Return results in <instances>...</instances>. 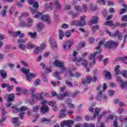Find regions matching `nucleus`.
Instances as JSON below:
<instances>
[{"label":"nucleus","instance_id":"62","mask_svg":"<svg viewBox=\"0 0 127 127\" xmlns=\"http://www.w3.org/2000/svg\"><path fill=\"white\" fill-rule=\"evenodd\" d=\"M46 47V44L43 43L41 45V47H39V48H41V49L42 50V49H44L45 47Z\"/></svg>","mask_w":127,"mask_h":127},{"label":"nucleus","instance_id":"24","mask_svg":"<svg viewBox=\"0 0 127 127\" xmlns=\"http://www.w3.org/2000/svg\"><path fill=\"white\" fill-rule=\"evenodd\" d=\"M103 75H104V76L106 78H111L112 75L111 74V73L109 72L108 70H104L102 72Z\"/></svg>","mask_w":127,"mask_h":127},{"label":"nucleus","instance_id":"64","mask_svg":"<svg viewBox=\"0 0 127 127\" xmlns=\"http://www.w3.org/2000/svg\"><path fill=\"white\" fill-rule=\"evenodd\" d=\"M109 11L110 12V13H114V12H115V9H114V8H109Z\"/></svg>","mask_w":127,"mask_h":127},{"label":"nucleus","instance_id":"42","mask_svg":"<svg viewBox=\"0 0 127 127\" xmlns=\"http://www.w3.org/2000/svg\"><path fill=\"white\" fill-rule=\"evenodd\" d=\"M121 21L122 22H127V15L122 16L121 18Z\"/></svg>","mask_w":127,"mask_h":127},{"label":"nucleus","instance_id":"20","mask_svg":"<svg viewBox=\"0 0 127 127\" xmlns=\"http://www.w3.org/2000/svg\"><path fill=\"white\" fill-rule=\"evenodd\" d=\"M40 112L42 114H46L49 112V108L47 106H44L41 108Z\"/></svg>","mask_w":127,"mask_h":127},{"label":"nucleus","instance_id":"2","mask_svg":"<svg viewBox=\"0 0 127 127\" xmlns=\"http://www.w3.org/2000/svg\"><path fill=\"white\" fill-rule=\"evenodd\" d=\"M11 109L13 110V113H18V112L21 111V113L19 114V117H20V119L21 120H22L23 119V116H24V114L25 113H24V111L27 110V107L26 106H22L20 109L17 108L16 106H11Z\"/></svg>","mask_w":127,"mask_h":127},{"label":"nucleus","instance_id":"19","mask_svg":"<svg viewBox=\"0 0 127 127\" xmlns=\"http://www.w3.org/2000/svg\"><path fill=\"white\" fill-rule=\"evenodd\" d=\"M33 7H34V8H36V9L31 8V10L33 14H34L35 13H36V12H37V8L39 7V4H38V2H35L33 4Z\"/></svg>","mask_w":127,"mask_h":127},{"label":"nucleus","instance_id":"57","mask_svg":"<svg viewBox=\"0 0 127 127\" xmlns=\"http://www.w3.org/2000/svg\"><path fill=\"white\" fill-rule=\"evenodd\" d=\"M79 91L77 90L72 95V98H75V97L77 96V95H78Z\"/></svg>","mask_w":127,"mask_h":127},{"label":"nucleus","instance_id":"61","mask_svg":"<svg viewBox=\"0 0 127 127\" xmlns=\"http://www.w3.org/2000/svg\"><path fill=\"white\" fill-rule=\"evenodd\" d=\"M41 15H42V13L38 12L34 16V17L35 18H38V17H39V16H41Z\"/></svg>","mask_w":127,"mask_h":127},{"label":"nucleus","instance_id":"13","mask_svg":"<svg viewBox=\"0 0 127 127\" xmlns=\"http://www.w3.org/2000/svg\"><path fill=\"white\" fill-rule=\"evenodd\" d=\"M99 20V18L97 16H93L91 18V20H89V23L90 25H93V24H97L98 23V21Z\"/></svg>","mask_w":127,"mask_h":127},{"label":"nucleus","instance_id":"52","mask_svg":"<svg viewBox=\"0 0 127 127\" xmlns=\"http://www.w3.org/2000/svg\"><path fill=\"white\" fill-rule=\"evenodd\" d=\"M20 25L21 27H26V23H25V22L21 21L20 23Z\"/></svg>","mask_w":127,"mask_h":127},{"label":"nucleus","instance_id":"37","mask_svg":"<svg viewBox=\"0 0 127 127\" xmlns=\"http://www.w3.org/2000/svg\"><path fill=\"white\" fill-rule=\"evenodd\" d=\"M23 16H28V13L27 12L22 13L21 14V16L18 18V19L19 20H21V18L22 17H23Z\"/></svg>","mask_w":127,"mask_h":127},{"label":"nucleus","instance_id":"3","mask_svg":"<svg viewBox=\"0 0 127 127\" xmlns=\"http://www.w3.org/2000/svg\"><path fill=\"white\" fill-rule=\"evenodd\" d=\"M22 72L24 73V74H26V76L27 78V81H30V79L31 78H35L36 77V75L35 73H29L30 72V69L29 68H22Z\"/></svg>","mask_w":127,"mask_h":127},{"label":"nucleus","instance_id":"28","mask_svg":"<svg viewBox=\"0 0 127 127\" xmlns=\"http://www.w3.org/2000/svg\"><path fill=\"white\" fill-rule=\"evenodd\" d=\"M18 47L20 50H22L23 51H24L26 49V45L24 44H19Z\"/></svg>","mask_w":127,"mask_h":127},{"label":"nucleus","instance_id":"34","mask_svg":"<svg viewBox=\"0 0 127 127\" xmlns=\"http://www.w3.org/2000/svg\"><path fill=\"white\" fill-rule=\"evenodd\" d=\"M29 36H30L31 38H35L37 36V33L36 32H29L28 33Z\"/></svg>","mask_w":127,"mask_h":127},{"label":"nucleus","instance_id":"32","mask_svg":"<svg viewBox=\"0 0 127 127\" xmlns=\"http://www.w3.org/2000/svg\"><path fill=\"white\" fill-rule=\"evenodd\" d=\"M105 25H109V26H114V22L113 20L106 21L104 23Z\"/></svg>","mask_w":127,"mask_h":127},{"label":"nucleus","instance_id":"43","mask_svg":"<svg viewBox=\"0 0 127 127\" xmlns=\"http://www.w3.org/2000/svg\"><path fill=\"white\" fill-rule=\"evenodd\" d=\"M41 122L42 123H47V124H49L50 123V120L47 119V118H42L41 119Z\"/></svg>","mask_w":127,"mask_h":127},{"label":"nucleus","instance_id":"56","mask_svg":"<svg viewBox=\"0 0 127 127\" xmlns=\"http://www.w3.org/2000/svg\"><path fill=\"white\" fill-rule=\"evenodd\" d=\"M68 25L66 24H63L62 25V28H63L64 29H66V28H68Z\"/></svg>","mask_w":127,"mask_h":127},{"label":"nucleus","instance_id":"16","mask_svg":"<svg viewBox=\"0 0 127 127\" xmlns=\"http://www.w3.org/2000/svg\"><path fill=\"white\" fill-rule=\"evenodd\" d=\"M81 65L83 66V67L85 68V71L87 73H89L90 72V68H87V66L88 65V61L84 59L82 62H81Z\"/></svg>","mask_w":127,"mask_h":127},{"label":"nucleus","instance_id":"33","mask_svg":"<svg viewBox=\"0 0 127 127\" xmlns=\"http://www.w3.org/2000/svg\"><path fill=\"white\" fill-rule=\"evenodd\" d=\"M44 6L46 8H48V9H52V8H53V3H50V5L45 4Z\"/></svg>","mask_w":127,"mask_h":127},{"label":"nucleus","instance_id":"30","mask_svg":"<svg viewBox=\"0 0 127 127\" xmlns=\"http://www.w3.org/2000/svg\"><path fill=\"white\" fill-rule=\"evenodd\" d=\"M55 5L56 9H57V10H60L61 8V5H60V3H59V1L58 0H57L56 1Z\"/></svg>","mask_w":127,"mask_h":127},{"label":"nucleus","instance_id":"45","mask_svg":"<svg viewBox=\"0 0 127 127\" xmlns=\"http://www.w3.org/2000/svg\"><path fill=\"white\" fill-rule=\"evenodd\" d=\"M98 28H99V26L98 25L92 26V32L93 33H95V32H96V30H97Z\"/></svg>","mask_w":127,"mask_h":127},{"label":"nucleus","instance_id":"21","mask_svg":"<svg viewBox=\"0 0 127 127\" xmlns=\"http://www.w3.org/2000/svg\"><path fill=\"white\" fill-rule=\"evenodd\" d=\"M13 100H14V94L11 93L8 96L7 101L9 103H10V102H13Z\"/></svg>","mask_w":127,"mask_h":127},{"label":"nucleus","instance_id":"7","mask_svg":"<svg viewBox=\"0 0 127 127\" xmlns=\"http://www.w3.org/2000/svg\"><path fill=\"white\" fill-rule=\"evenodd\" d=\"M98 80V76L97 75H94L93 78L90 77H87L86 79H83L82 81V83L83 85H86V84H90L91 82H96Z\"/></svg>","mask_w":127,"mask_h":127},{"label":"nucleus","instance_id":"15","mask_svg":"<svg viewBox=\"0 0 127 127\" xmlns=\"http://www.w3.org/2000/svg\"><path fill=\"white\" fill-rule=\"evenodd\" d=\"M12 124H15V127H19L20 126V121H19V118L18 117L13 118L12 119Z\"/></svg>","mask_w":127,"mask_h":127},{"label":"nucleus","instance_id":"27","mask_svg":"<svg viewBox=\"0 0 127 127\" xmlns=\"http://www.w3.org/2000/svg\"><path fill=\"white\" fill-rule=\"evenodd\" d=\"M44 28V24L42 23H40L38 24V30L40 32H41L42 31V29Z\"/></svg>","mask_w":127,"mask_h":127},{"label":"nucleus","instance_id":"31","mask_svg":"<svg viewBox=\"0 0 127 127\" xmlns=\"http://www.w3.org/2000/svg\"><path fill=\"white\" fill-rule=\"evenodd\" d=\"M26 47L27 49H32L35 47V46L32 43H28L26 44Z\"/></svg>","mask_w":127,"mask_h":127},{"label":"nucleus","instance_id":"14","mask_svg":"<svg viewBox=\"0 0 127 127\" xmlns=\"http://www.w3.org/2000/svg\"><path fill=\"white\" fill-rule=\"evenodd\" d=\"M41 19L44 22H47L50 24L51 23V20H49V16L48 15H43L42 16Z\"/></svg>","mask_w":127,"mask_h":127},{"label":"nucleus","instance_id":"55","mask_svg":"<svg viewBox=\"0 0 127 127\" xmlns=\"http://www.w3.org/2000/svg\"><path fill=\"white\" fill-rule=\"evenodd\" d=\"M48 104L49 106H52V107H54L55 105H56V103L55 102H48Z\"/></svg>","mask_w":127,"mask_h":127},{"label":"nucleus","instance_id":"44","mask_svg":"<svg viewBox=\"0 0 127 127\" xmlns=\"http://www.w3.org/2000/svg\"><path fill=\"white\" fill-rule=\"evenodd\" d=\"M14 87V85H12L10 86L8 85V86H7V90L8 92H10L12 91V90H13Z\"/></svg>","mask_w":127,"mask_h":127},{"label":"nucleus","instance_id":"11","mask_svg":"<svg viewBox=\"0 0 127 127\" xmlns=\"http://www.w3.org/2000/svg\"><path fill=\"white\" fill-rule=\"evenodd\" d=\"M77 54L78 52L76 51H73L72 55L74 58H73L72 59L73 62H77L78 63H79V62H82L83 61L85 60V59H84L83 58H79V59H78V58L76 57V56H77Z\"/></svg>","mask_w":127,"mask_h":127},{"label":"nucleus","instance_id":"26","mask_svg":"<svg viewBox=\"0 0 127 127\" xmlns=\"http://www.w3.org/2000/svg\"><path fill=\"white\" fill-rule=\"evenodd\" d=\"M33 21L32 19L29 18L28 19L27 23L26 24V27H31L32 26V23Z\"/></svg>","mask_w":127,"mask_h":127},{"label":"nucleus","instance_id":"10","mask_svg":"<svg viewBox=\"0 0 127 127\" xmlns=\"http://www.w3.org/2000/svg\"><path fill=\"white\" fill-rule=\"evenodd\" d=\"M71 25H75V26H85L86 25V22H80L79 21H76L75 20H72L71 22Z\"/></svg>","mask_w":127,"mask_h":127},{"label":"nucleus","instance_id":"29","mask_svg":"<svg viewBox=\"0 0 127 127\" xmlns=\"http://www.w3.org/2000/svg\"><path fill=\"white\" fill-rule=\"evenodd\" d=\"M95 110V113L93 114L94 119H95V118H96L97 116H98V115L100 114V111H101V108H96Z\"/></svg>","mask_w":127,"mask_h":127},{"label":"nucleus","instance_id":"12","mask_svg":"<svg viewBox=\"0 0 127 127\" xmlns=\"http://www.w3.org/2000/svg\"><path fill=\"white\" fill-rule=\"evenodd\" d=\"M74 124V122L72 120H69L68 121H64L61 124V127H64L65 126L68 127H71L72 125Z\"/></svg>","mask_w":127,"mask_h":127},{"label":"nucleus","instance_id":"59","mask_svg":"<svg viewBox=\"0 0 127 127\" xmlns=\"http://www.w3.org/2000/svg\"><path fill=\"white\" fill-rule=\"evenodd\" d=\"M10 81H11V82H14L15 84H17V81H16V80H15V78L13 77H10Z\"/></svg>","mask_w":127,"mask_h":127},{"label":"nucleus","instance_id":"9","mask_svg":"<svg viewBox=\"0 0 127 127\" xmlns=\"http://www.w3.org/2000/svg\"><path fill=\"white\" fill-rule=\"evenodd\" d=\"M73 45V41L72 40H69L66 41L63 46V48L65 51H68L70 50L71 47Z\"/></svg>","mask_w":127,"mask_h":127},{"label":"nucleus","instance_id":"38","mask_svg":"<svg viewBox=\"0 0 127 127\" xmlns=\"http://www.w3.org/2000/svg\"><path fill=\"white\" fill-rule=\"evenodd\" d=\"M42 51V50L40 48L37 47L35 49L34 53L35 54L37 55V54H39V52H41Z\"/></svg>","mask_w":127,"mask_h":127},{"label":"nucleus","instance_id":"25","mask_svg":"<svg viewBox=\"0 0 127 127\" xmlns=\"http://www.w3.org/2000/svg\"><path fill=\"white\" fill-rule=\"evenodd\" d=\"M64 34L62 30H59V39L60 40H62L64 37Z\"/></svg>","mask_w":127,"mask_h":127},{"label":"nucleus","instance_id":"60","mask_svg":"<svg viewBox=\"0 0 127 127\" xmlns=\"http://www.w3.org/2000/svg\"><path fill=\"white\" fill-rule=\"evenodd\" d=\"M68 108H70V109H74V108H75V105L71 103H68Z\"/></svg>","mask_w":127,"mask_h":127},{"label":"nucleus","instance_id":"8","mask_svg":"<svg viewBox=\"0 0 127 127\" xmlns=\"http://www.w3.org/2000/svg\"><path fill=\"white\" fill-rule=\"evenodd\" d=\"M106 32H107L110 36H111V37L116 38L118 36L119 40H121L123 39V36L122 34H120V31L119 30H117L114 34H112L109 30H106Z\"/></svg>","mask_w":127,"mask_h":127},{"label":"nucleus","instance_id":"47","mask_svg":"<svg viewBox=\"0 0 127 127\" xmlns=\"http://www.w3.org/2000/svg\"><path fill=\"white\" fill-rule=\"evenodd\" d=\"M122 75L124 78H126L127 79V70H123Z\"/></svg>","mask_w":127,"mask_h":127},{"label":"nucleus","instance_id":"51","mask_svg":"<svg viewBox=\"0 0 127 127\" xmlns=\"http://www.w3.org/2000/svg\"><path fill=\"white\" fill-rule=\"evenodd\" d=\"M126 10H127V9H125V8L121 9L119 13L120 15H122V14H124V13L126 12Z\"/></svg>","mask_w":127,"mask_h":127},{"label":"nucleus","instance_id":"50","mask_svg":"<svg viewBox=\"0 0 127 127\" xmlns=\"http://www.w3.org/2000/svg\"><path fill=\"white\" fill-rule=\"evenodd\" d=\"M82 8L83 9V11H87V10H88V6H87L86 4H83Z\"/></svg>","mask_w":127,"mask_h":127},{"label":"nucleus","instance_id":"54","mask_svg":"<svg viewBox=\"0 0 127 127\" xmlns=\"http://www.w3.org/2000/svg\"><path fill=\"white\" fill-rule=\"evenodd\" d=\"M65 84H66V85H67L68 86H69V87H73V84L71 83V82H69L68 80H66L65 81Z\"/></svg>","mask_w":127,"mask_h":127},{"label":"nucleus","instance_id":"1","mask_svg":"<svg viewBox=\"0 0 127 127\" xmlns=\"http://www.w3.org/2000/svg\"><path fill=\"white\" fill-rule=\"evenodd\" d=\"M105 41H106V39L104 38L102 40H101L100 42H99L98 46L95 47V49L96 50H98L97 52H94V54H91L90 55L89 59V60H90V61L92 60V62H91L90 63V65H93V64H95L96 62L95 57H96V55H97V54H101L102 52V50L101 49V46L103 45L104 43H105Z\"/></svg>","mask_w":127,"mask_h":127},{"label":"nucleus","instance_id":"4","mask_svg":"<svg viewBox=\"0 0 127 127\" xmlns=\"http://www.w3.org/2000/svg\"><path fill=\"white\" fill-rule=\"evenodd\" d=\"M54 65L56 67L61 68V71L59 72L60 74H62L64 72V71H66V68L64 66V63L61 62H60L58 60H56L54 62Z\"/></svg>","mask_w":127,"mask_h":127},{"label":"nucleus","instance_id":"5","mask_svg":"<svg viewBox=\"0 0 127 127\" xmlns=\"http://www.w3.org/2000/svg\"><path fill=\"white\" fill-rule=\"evenodd\" d=\"M119 45V43L116 42L114 41H109L105 43L104 45L105 48L111 49V48H115Z\"/></svg>","mask_w":127,"mask_h":127},{"label":"nucleus","instance_id":"36","mask_svg":"<svg viewBox=\"0 0 127 127\" xmlns=\"http://www.w3.org/2000/svg\"><path fill=\"white\" fill-rule=\"evenodd\" d=\"M119 69H120V65H118L115 67V75H119V74H120Z\"/></svg>","mask_w":127,"mask_h":127},{"label":"nucleus","instance_id":"18","mask_svg":"<svg viewBox=\"0 0 127 127\" xmlns=\"http://www.w3.org/2000/svg\"><path fill=\"white\" fill-rule=\"evenodd\" d=\"M57 96L58 100L61 101L62 100H63V98H65V97H68L69 93H68V92H65L64 94H59Z\"/></svg>","mask_w":127,"mask_h":127},{"label":"nucleus","instance_id":"49","mask_svg":"<svg viewBox=\"0 0 127 127\" xmlns=\"http://www.w3.org/2000/svg\"><path fill=\"white\" fill-rule=\"evenodd\" d=\"M40 79H37L35 82H34V83L35 84V86H38V85H40Z\"/></svg>","mask_w":127,"mask_h":127},{"label":"nucleus","instance_id":"46","mask_svg":"<svg viewBox=\"0 0 127 127\" xmlns=\"http://www.w3.org/2000/svg\"><path fill=\"white\" fill-rule=\"evenodd\" d=\"M122 89H125V88H127V82H123L121 85Z\"/></svg>","mask_w":127,"mask_h":127},{"label":"nucleus","instance_id":"58","mask_svg":"<svg viewBox=\"0 0 127 127\" xmlns=\"http://www.w3.org/2000/svg\"><path fill=\"white\" fill-rule=\"evenodd\" d=\"M117 79L118 82H119L120 83H123V80L121 76H117Z\"/></svg>","mask_w":127,"mask_h":127},{"label":"nucleus","instance_id":"40","mask_svg":"<svg viewBox=\"0 0 127 127\" xmlns=\"http://www.w3.org/2000/svg\"><path fill=\"white\" fill-rule=\"evenodd\" d=\"M75 9L76 11H78V12H81L82 11V8L79 6L78 5H75Z\"/></svg>","mask_w":127,"mask_h":127},{"label":"nucleus","instance_id":"41","mask_svg":"<svg viewBox=\"0 0 127 127\" xmlns=\"http://www.w3.org/2000/svg\"><path fill=\"white\" fill-rule=\"evenodd\" d=\"M17 44H23V43H25V40L19 39L17 41Z\"/></svg>","mask_w":127,"mask_h":127},{"label":"nucleus","instance_id":"39","mask_svg":"<svg viewBox=\"0 0 127 127\" xmlns=\"http://www.w3.org/2000/svg\"><path fill=\"white\" fill-rule=\"evenodd\" d=\"M50 43L52 45V48L53 49H55V48H57V45H56V42L54 41L52 42V41H50Z\"/></svg>","mask_w":127,"mask_h":127},{"label":"nucleus","instance_id":"6","mask_svg":"<svg viewBox=\"0 0 127 127\" xmlns=\"http://www.w3.org/2000/svg\"><path fill=\"white\" fill-rule=\"evenodd\" d=\"M30 91L32 93L31 98L32 99H36L37 101L43 100V97H42V92L38 94L37 95H35L34 92H35V88H32L30 89Z\"/></svg>","mask_w":127,"mask_h":127},{"label":"nucleus","instance_id":"22","mask_svg":"<svg viewBox=\"0 0 127 127\" xmlns=\"http://www.w3.org/2000/svg\"><path fill=\"white\" fill-rule=\"evenodd\" d=\"M8 33L11 34L12 37H17V36H18V34H19V31H17L15 32L11 31H9Z\"/></svg>","mask_w":127,"mask_h":127},{"label":"nucleus","instance_id":"53","mask_svg":"<svg viewBox=\"0 0 127 127\" xmlns=\"http://www.w3.org/2000/svg\"><path fill=\"white\" fill-rule=\"evenodd\" d=\"M39 110V106H37L33 107V112H37Z\"/></svg>","mask_w":127,"mask_h":127},{"label":"nucleus","instance_id":"35","mask_svg":"<svg viewBox=\"0 0 127 127\" xmlns=\"http://www.w3.org/2000/svg\"><path fill=\"white\" fill-rule=\"evenodd\" d=\"M117 61H127V56L124 57H119L117 58Z\"/></svg>","mask_w":127,"mask_h":127},{"label":"nucleus","instance_id":"63","mask_svg":"<svg viewBox=\"0 0 127 127\" xmlns=\"http://www.w3.org/2000/svg\"><path fill=\"white\" fill-rule=\"evenodd\" d=\"M0 14H1V15H2V16H5V14H6V10H3L1 12Z\"/></svg>","mask_w":127,"mask_h":127},{"label":"nucleus","instance_id":"48","mask_svg":"<svg viewBox=\"0 0 127 127\" xmlns=\"http://www.w3.org/2000/svg\"><path fill=\"white\" fill-rule=\"evenodd\" d=\"M55 76L57 77L58 80H61V77H60V75H59V73L57 71L55 72Z\"/></svg>","mask_w":127,"mask_h":127},{"label":"nucleus","instance_id":"23","mask_svg":"<svg viewBox=\"0 0 127 127\" xmlns=\"http://www.w3.org/2000/svg\"><path fill=\"white\" fill-rule=\"evenodd\" d=\"M7 74L6 73V72H5L3 70H0V76H1V78L2 79H5L6 78Z\"/></svg>","mask_w":127,"mask_h":127},{"label":"nucleus","instance_id":"17","mask_svg":"<svg viewBox=\"0 0 127 127\" xmlns=\"http://www.w3.org/2000/svg\"><path fill=\"white\" fill-rule=\"evenodd\" d=\"M66 108H64V109H62L60 111V115L59 116V118H60V119H63V118H65V117H66Z\"/></svg>","mask_w":127,"mask_h":127}]
</instances>
